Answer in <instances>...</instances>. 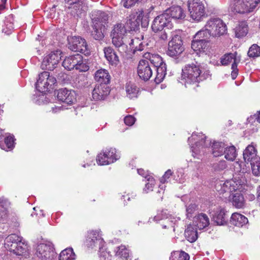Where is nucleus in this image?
Returning a JSON list of instances; mask_svg holds the SVG:
<instances>
[{"label":"nucleus","mask_w":260,"mask_h":260,"mask_svg":"<svg viewBox=\"0 0 260 260\" xmlns=\"http://www.w3.org/2000/svg\"><path fill=\"white\" fill-rule=\"evenodd\" d=\"M212 148V154L215 157H217L224 154L225 145L222 142H216L213 143Z\"/></svg>","instance_id":"32"},{"label":"nucleus","mask_w":260,"mask_h":260,"mask_svg":"<svg viewBox=\"0 0 260 260\" xmlns=\"http://www.w3.org/2000/svg\"><path fill=\"white\" fill-rule=\"evenodd\" d=\"M230 201L236 208L242 209L245 207V200L243 195L239 192L233 193L229 196Z\"/></svg>","instance_id":"23"},{"label":"nucleus","mask_w":260,"mask_h":260,"mask_svg":"<svg viewBox=\"0 0 260 260\" xmlns=\"http://www.w3.org/2000/svg\"><path fill=\"white\" fill-rule=\"evenodd\" d=\"M248 32V26L247 22L242 21L235 28L236 36L237 38H241L246 35Z\"/></svg>","instance_id":"34"},{"label":"nucleus","mask_w":260,"mask_h":260,"mask_svg":"<svg viewBox=\"0 0 260 260\" xmlns=\"http://www.w3.org/2000/svg\"><path fill=\"white\" fill-rule=\"evenodd\" d=\"M36 254L41 260H52L55 255L52 243L50 242L40 243L37 247Z\"/></svg>","instance_id":"10"},{"label":"nucleus","mask_w":260,"mask_h":260,"mask_svg":"<svg viewBox=\"0 0 260 260\" xmlns=\"http://www.w3.org/2000/svg\"><path fill=\"white\" fill-rule=\"evenodd\" d=\"M194 218L196 226L200 230L207 227L209 224V219L205 214L201 213Z\"/></svg>","instance_id":"30"},{"label":"nucleus","mask_w":260,"mask_h":260,"mask_svg":"<svg viewBox=\"0 0 260 260\" xmlns=\"http://www.w3.org/2000/svg\"><path fill=\"white\" fill-rule=\"evenodd\" d=\"M168 218V214L166 212L162 211L161 213H158L156 216H154L153 218H149V222H151V221H160L162 220H165V223L167 224L169 221V220L167 219Z\"/></svg>","instance_id":"47"},{"label":"nucleus","mask_w":260,"mask_h":260,"mask_svg":"<svg viewBox=\"0 0 260 260\" xmlns=\"http://www.w3.org/2000/svg\"><path fill=\"white\" fill-rule=\"evenodd\" d=\"M260 0H230V8L235 13L244 14L253 11Z\"/></svg>","instance_id":"3"},{"label":"nucleus","mask_w":260,"mask_h":260,"mask_svg":"<svg viewBox=\"0 0 260 260\" xmlns=\"http://www.w3.org/2000/svg\"><path fill=\"white\" fill-rule=\"evenodd\" d=\"M226 167V164L225 161L221 160L218 162L214 163L213 168L215 171H220L225 169Z\"/></svg>","instance_id":"55"},{"label":"nucleus","mask_w":260,"mask_h":260,"mask_svg":"<svg viewBox=\"0 0 260 260\" xmlns=\"http://www.w3.org/2000/svg\"><path fill=\"white\" fill-rule=\"evenodd\" d=\"M208 47V41L205 40H197L194 38L191 43L192 49L197 53L205 52Z\"/></svg>","instance_id":"26"},{"label":"nucleus","mask_w":260,"mask_h":260,"mask_svg":"<svg viewBox=\"0 0 260 260\" xmlns=\"http://www.w3.org/2000/svg\"><path fill=\"white\" fill-rule=\"evenodd\" d=\"M68 47L71 50L80 52L85 55L90 54V50L84 39L79 36H68Z\"/></svg>","instance_id":"7"},{"label":"nucleus","mask_w":260,"mask_h":260,"mask_svg":"<svg viewBox=\"0 0 260 260\" xmlns=\"http://www.w3.org/2000/svg\"><path fill=\"white\" fill-rule=\"evenodd\" d=\"M236 59H234L232 64V72L231 73L232 78L233 80L235 79L238 75V70L237 69V63L236 62Z\"/></svg>","instance_id":"56"},{"label":"nucleus","mask_w":260,"mask_h":260,"mask_svg":"<svg viewBox=\"0 0 260 260\" xmlns=\"http://www.w3.org/2000/svg\"><path fill=\"white\" fill-rule=\"evenodd\" d=\"M206 138V137L204 136L202 134L199 135L192 134L191 137L188 138V141L189 142L192 140L197 141V142H196V145L197 147H199L201 146L202 147H207L210 145V143H207L205 141Z\"/></svg>","instance_id":"31"},{"label":"nucleus","mask_w":260,"mask_h":260,"mask_svg":"<svg viewBox=\"0 0 260 260\" xmlns=\"http://www.w3.org/2000/svg\"><path fill=\"white\" fill-rule=\"evenodd\" d=\"M145 0H122L123 6L125 8H129L134 6L136 3H145Z\"/></svg>","instance_id":"52"},{"label":"nucleus","mask_w":260,"mask_h":260,"mask_svg":"<svg viewBox=\"0 0 260 260\" xmlns=\"http://www.w3.org/2000/svg\"><path fill=\"white\" fill-rule=\"evenodd\" d=\"M158 0H147V3H150V6L149 9L151 10H153L155 7V5L158 4Z\"/></svg>","instance_id":"60"},{"label":"nucleus","mask_w":260,"mask_h":260,"mask_svg":"<svg viewBox=\"0 0 260 260\" xmlns=\"http://www.w3.org/2000/svg\"><path fill=\"white\" fill-rule=\"evenodd\" d=\"M165 15H167V18L170 20L172 19H182L184 18L185 15L183 9L180 6H172L167 9L164 13Z\"/></svg>","instance_id":"20"},{"label":"nucleus","mask_w":260,"mask_h":260,"mask_svg":"<svg viewBox=\"0 0 260 260\" xmlns=\"http://www.w3.org/2000/svg\"><path fill=\"white\" fill-rule=\"evenodd\" d=\"M224 157L228 160L233 161L237 156L236 148L234 146L225 147L224 150Z\"/></svg>","instance_id":"37"},{"label":"nucleus","mask_w":260,"mask_h":260,"mask_svg":"<svg viewBox=\"0 0 260 260\" xmlns=\"http://www.w3.org/2000/svg\"><path fill=\"white\" fill-rule=\"evenodd\" d=\"M14 143V136L9 135L5 139L4 143L0 141V147L2 149L8 151L13 149Z\"/></svg>","instance_id":"33"},{"label":"nucleus","mask_w":260,"mask_h":260,"mask_svg":"<svg viewBox=\"0 0 260 260\" xmlns=\"http://www.w3.org/2000/svg\"><path fill=\"white\" fill-rule=\"evenodd\" d=\"M146 60L142 59L139 61L138 68H137V74L139 77V78L144 81H146Z\"/></svg>","instance_id":"36"},{"label":"nucleus","mask_w":260,"mask_h":260,"mask_svg":"<svg viewBox=\"0 0 260 260\" xmlns=\"http://www.w3.org/2000/svg\"><path fill=\"white\" fill-rule=\"evenodd\" d=\"M172 26V23L167 18V15L163 13L155 18L151 25V29L153 32H157L162 31L165 27L171 28Z\"/></svg>","instance_id":"16"},{"label":"nucleus","mask_w":260,"mask_h":260,"mask_svg":"<svg viewBox=\"0 0 260 260\" xmlns=\"http://www.w3.org/2000/svg\"><path fill=\"white\" fill-rule=\"evenodd\" d=\"M64 2L66 7L71 10L72 15L81 17L85 15L87 7L84 4V0H64Z\"/></svg>","instance_id":"11"},{"label":"nucleus","mask_w":260,"mask_h":260,"mask_svg":"<svg viewBox=\"0 0 260 260\" xmlns=\"http://www.w3.org/2000/svg\"><path fill=\"white\" fill-rule=\"evenodd\" d=\"M56 82L57 80L53 76L44 71L39 74V79L36 83V88L40 92L46 93L53 89Z\"/></svg>","instance_id":"4"},{"label":"nucleus","mask_w":260,"mask_h":260,"mask_svg":"<svg viewBox=\"0 0 260 260\" xmlns=\"http://www.w3.org/2000/svg\"><path fill=\"white\" fill-rule=\"evenodd\" d=\"M6 241L7 243H10V245L18 244L17 243L22 241V237L16 234H11L6 238Z\"/></svg>","instance_id":"51"},{"label":"nucleus","mask_w":260,"mask_h":260,"mask_svg":"<svg viewBox=\"0 0 260 260\" xmlns=\"http://www.w3.org/2000/svg\"><path fill=\"white\" fill-rule=\"evenodd\" d=\"M147 189L152 190V188L155 185L154 179L152 177H149L147 178Z\"/></svg>","instance_id":"59"},{"label":"nucleus","mask_w":260,"mask_h":260,"mask_svg":"<svg viewBox=\"0 0 260 260\" xmlns=\"http://www.w3.org/2000/svg\"><path fill=\"white\" fill-rule=\"evenodd\" d=\"M104 244L105 242L98 232L92 231L88 233L86 240V244L88 247L93 248L98 247L99 248H101Z\"/></svg>","instance_id":"17"},{"label":"nucleus","mask_w":260,"mask_h":260,"mask_svg":"<svg viewBox=\"0 0 260 260\" xmlns=\"http://www.w3.org/2000/svg\"><path fill=\"white\" fill-rule=\"evenodd\" d=\"M105 57L110 65L116 67L119 62V57L116 52L111 47H105L104 49Z\"/></svg>","instance_id":"21"},{"label":"nucleus","mask_w":260,"mask_h":260,"mask_svg":"<svg viewBox=\"0 0 260 260\" xmlns=\"http://www.w3.org/2000/svg\"><path fill=\"white\" fill-rule=\"evenodd\" d=\"M257 161L250 162L252 173L256 176L260 174V158H257Z\"/></svg>","instance_id":"49"},{"label":"nucleus","mask_w":260,"mask_h":260,"mask_svg":"<svg viewBox=\"0 0 260 260\" xmlns=\"http://www.w3.org/2000/svg\"><path fill=\"white\" fill-rule=\"evenodd\" d=\"M226 213V211L224 209H221L216 211L213 215V220L219 225L226 224L228 219Z\"/></svg>","instance_id":"27"},{"label":"nucleus","mask_w":260,"mask_h":260,"mask_svg":"<svg viewBox=\"0 0 260 260\" xmlns=\"http://www.w3.org/2000/svg\"><path fill=\"white\" fill-rule=\"evenodd\" d=\"M94 79L99 84L108 85L111 79L108 71L105 69H100L94 74Z\"/></svg>","instance_id":"24"},{"label":"nucleus","mask_w":260,"mask_h":260,"mask_svg":"<svg viewBox=\"0 0 260 260\" xmlns=\"http://www.w3.org/2000/svg\"><path fill=\"white\" fill-rule=\"evenodd\" d=\"M250 58H255L260 56V47L257 44H253L249 49L247 53Z\"/></svg>","instance_id":"43"},{"label":"nucleus","mask_w":260,"mask_h":260,"mask_svg":"<svg viewBox=\"0 0 260 260\" xmlns=\"http://www.w3.org/2000/svg\"><path fill=\"white\" fill-rule=\"evenodd\" d=\"M257 158L260 157L257 156L256 154V150L252 145H248L243 152V158L247 163L255 162L257 161Z\"/></svg>","instance_id":"25"},{"label":"nucleus","mask_w":260,"mask_h":260,"mask_svg":"<svg viewBox=\"0 0 260 260\" xmlns=\"http://www.w3.org/2000/svg\"><path fill=\"white\" fill-rule=\"evenodd\" d=\"M201 72L200 65L192 63L185 66L182 73V80L185 87L193 89L199 87L200 82L205 79Z\"/></svg>","instance_id":"2"},{"label":"nucleus","mask_w":260,"mask_h":260,"mask_svg":"<svg viewBox=\"0 0 260 260\" xmlns=\"http://www.w3.org/2000/svg\"><path fill=\"white\" fill-rule=\"evenodd\" d=\"M147 59H149L151 64H149L147 62V71L149 72V73L147 72V75L149 74V77H150L152 74V69L151 67L153 68L155 71H156L158 74H160L164 77L166 74L167 72V66L165 63L162 61L161 58L158 55H153L150 56V54L147 52Z\"/></svg>","instance_id":"6"},{"label":"nucleus","mask_w":260,"mask_h":260,"mask_svg":"<svg viewBox=\"0 0 260 260\" xmlns=\"http://www.w3.org/2000/svg\"><path fill=\"white\" fill-rule=\"evenodd\" d=\"M216 188L218 191L220 192V193H223L227 192L230 193V190L228 181H226L223 183L220 182L219 184L218 183H216Z\"/></svg>","instance_id":"48"},{"label":"nucleus","mask_w":260,"mask_h":260,"mask_svg":"<svg viewBox=\"0 0 260 260\" xmlns=\"http://www.w3.org/2000/svg\"><path fill=\"white\" fill-rule=\"evenodd\" d=\"M187 6L192 19L197 21H200L205 14V7L202 2L200 0H188Z\"/></svg>","instance_id":"9"},{"label":"nucleus","mask_w":260,"mask_h":260,"mask_svg":"<svg viewBox=\"0 0 260 260\" xmlns=\"http://www.w3.org/2000/svg\"><path fill=\"white\" fill-rule=\"evenodd\" d=\"M160 34L159 35V38L160 39L162 40H166L168 38V35L167 32L165 31H160Z\"/></svg>","instance_id":"61"},{"label":"nucleus","mask_w":260,"mask_h":260,"mask_svg":"<svg viewBox=\"0 0 260 260\" xmlns=\"http://www.w3.org/2000/svg\"><path fill=\"white\" fill-rule=\"evenodd\" d=\"M92 30L90 35L97 41H102L105 36L106 27L108 23V15L103 11H95L91 14Z\"/></svg>","instance_id":"1"},{"label":"nucleus","mask_w":260,"mask_h":260,"mask_svg":"<svg viewBox=\"0 0 260 260\" xmlns=\"http://www.w3.org/2000/svg\"><path fill=\"white\" fill-rule=\"evenodd\" d=\"M110 89L106 84H97L92 90V98L95 101L104 100L109 94Z\"/></svg>","instance_id":"18"},{"label":"nucleus","mask_w":260,"mask_h":260,"mask_svg":"<svg viewBox=\"0 0 260 260\" xmlns=\"http://www.w3.org/2000/svg\"><path fill=\"white\" fill-rule=\"evenodd\" d=\"M105 155L107 158L111 157L113 158V162L119 159V156L116 154V150L115 148H106L103 151V155Z\"/></svg>","instance_id":"42"},{"label":"nucleus","mask_w":260,"mask_h":260,"mask_svg":"<svg viewBox=\"0 0 260 260\" xmlns=\"http://www.w3.org/2000/svg\"><path fill=\"white\" fill-rule=\"evenodd\" d=\"M18 244L8 245L10 247L9 249L11 251H12L14 254L17 255H22L26 252L27 247L24 243L19 242Z\"/></svg>","instance_id":"28"},{"label":"nucleus","mask_w":260,"mask_h":260,"mask_svg":"<svg viewBox=\"0 0 260 260\" xmlns=\"http://www.w3.org/2000/svg\"><path fill=\"white\" fill-rule=\"evenodd\" d=\"M184 235L187 241L190 243L195 242L198 237L197 229L191 225H189L185 230Z\"/></svg>","instance_id":"29"},{"label":"nucleus","mask_w":260,"mask_h":260,"mask_svg":"<svg viewBox=\"0 0 260 260\" xmlns=\"http://www.w3.org/2000/svg\"><path fill=\"white\" fill-rule=\"evenodd\" d=\"M115 255L120 257L127 258L129 256V250L124 245H121L116 247L115 250Z\"/></svg>","instance_id":"41"},{"label":"nucleus","mask_w":260,"mask_h":260,"mask_svg":"<svg viewBox=\"0 0 260 260\" xmlns=\"http://www.w3.org/2000/svg\"><path fill=\"white\" fill-rule=\"evenodd\" d=\"M173 172L171 170H167L164 176L160 178V182L162 183H165L168 179H169L170 176L172 175Z\"/></svg>","instance_id":"58"},{"label":"nucleus","mask_w":260,"mask_h":260,"mask_svg":"<svg viewBox=\"0 0 260 260\" xmlns=\"http://www.w3.org/2000/svg\"><path fill=\"white\" fill-rule=\"evenodd\" d=\"M143 16L144 11L142 10L139 12V14L137 17L134 14L129 15V16L126 17L124 26L128 32L137 30L139 28L140 23H141L142 27H144L142 22Z\"/></svg>","instance_id":"15"},{"label":"nucleus","mask_w":260,"mask_h":260,"mask_svg":"<svg viewBox=\"0 0 260 260\" xmlns=\"http://www.w3.org/2000/svg\"><path fill=\"white\" fill-rule=\"evenodd\" d=\"M135 118L132 115H127L124 118V121L126 125L128 126L133 125L135 122Z\"/></svg>","instance_id":"57"},{"label":"nucleus","mask_w":260,"mask_h":260,"mask_svg":"<svg viewBox=\"0 0 260 260\" xmlns=\"http://www.w3.org/2000/svg\"><path fill=\"white\" fill-rule=\"evenodd\" d=\"M57 98L58 101L71 105L76 101V93L73 90L61 88L58 90Z\"/></svg>","instance_id":"19"},{"label":"nucleus","mask_w":260,"mask_h":260,"mask_svg":"<svg viewBox=\"0 0 260 260\" xmlns=\"http://www.w3.org/2000/svg\"><path fill=\"white\" fill-rule=\"evenodd\" d=\"M227 181L229 184L230 195L231 194L236 192L238 189H239L240 185H239L236 181H234L233 180Z\"/></svg>","instance_id":"54"},{"label":"nucleus","mask_w":260,"mask_h":260,"mask_svg":"<svg viewBox=\"0 0 260 260\" xmlns=\"http://www.w3.org/2000/svg\"><path fill=\"white\" fill-rule=\"evenodd\" d=\"M230 222L232 225L241 228L246 226L248 224V220L244 215L235 212L232 214Z\"/></svg>","instance_id":"22"},{"label":"nucleus","mask_w":260,"mask_h":260,"mask_svg":"<svg viewBox=\"0 0 260 260\" xmlns=\"http://www.w3.org/2000/svg\"><path fill=\"white\" fill-rule=\"evenodd\" d=\"M125 88L127 95L129 98L132 99L137 96L139 91L135 85L129 82L126 84Z\"/></svg>","instance_id":"38"},{"label":"nucleus","mask_w":260,"mask_h":260,"mask_svg":"<svg viewBox=\"0 0 260 260\" xmlns=\"http://www.w3.org/2000/svg\"><path fill=\"white\" fill-rule=\"evenodd\" d=\"M104 246L99 249V260H111V254L109 252L104 250Z\"/></svg>","instance_id":"50"},{"label":"nucleus","mask_w":260,"mask_h":260,"mask_svg":"<svg viewBox=\"0 0 260 260\" xmlns=\"http://www.w3.org/2000/svg\"><path fill=\"white\" fill-rule=\"evenodd\" d=\"M144 49V45L142 43H140L139 46H137L134 50V53H135L137 51H141Z\"/></svg>","instance_id":"63"},{"label":"nucleus","mask_w":260,"mask_h":260,"mask_svg":"<svg viewBox=\"0 0 260 260\" xmlns=\"http://www.w3.org/2000/svg\"><path fill=\"white\" fill-rule=\"evenodd\" d=\"M183 50L184 47L181 36L175 35L168 43L167 54L172 57L177 56L180 55Z\"/></svg>","instance_id":"14"},{"label":"nucleus","mask_w":260,"mask_h":260,"mask_svg":"<svg viewBox=\"0 0 260 260\" xmlns=\"http://www.w3.org/2000/svg\"><path fill=\"white\" fill-rule=\"evenodd\" d=\"M128 32L124 25L118 23L114 26L112 30V43L116 47H119L125 43L124 37Z\"/></svg>","instance_id":"13"},{"label":"nucleus","mask_w":260,"mask_h":260,"mask_svg":"<svg viewBox=\"0 0 260 260\" xmlns=\"http://www.w3.org/2000/svg\"><path fill=\"white\" fill-rule=\"evenodd\" d=\"M137 171H138V173L140 175L143 176L145 178H146V174L145 170H144L142 169H139L137 170Z\"/></svg>","instance_id":"62"},{"label":"nucleus","mask_w":260,"mask_h":260,"mask_svg":"<svg viewBox=\"0 0 260 260\" xmlns=\"http://www.w3.org/2000/svg\"><path fill=\"white\" fill-rule=\"evenodd\" d=\"M237 54L236 52L235 53H228L225 54L221 58V63L222 65H228L230 62H232L233 60L234 61V59H236L235 55Z\"/></svg>","instance_id":"46"},{"label":"nucleus","mask_w":260,"mask_h":260,"mask_svg":"<svg viewBox=\"0 0 260 260\" xmlns=\"http://www.w3.org/2000/svg\"><path fill=\"white\" fill-rule=\"evenodd\" d=\"M76 255L72 248H68L62 250L60 253L59 260H75Z\"/></svg>","instance_id":"35"},{"label":"nucleus","mask_w":260,"mask_h":260,"mask_svg":"<svg viewBox=\"0 0 260 260\" xmlns=\"http://www.w3.org/2000/svg\"><path fill=\"white\" fill-rule=\"evenodd\" d=\"M257 200H258V201L260 202V186L257 188Z\"/></svg>","instance_id":"64"},{"label":"nucleus","mask_w":260,"mask_h":260,"mask_svg":"<svg viewBox=\"0 0 260 260\" xmlns=\"http://www.w3.org/2000/svg\"><path fill=\"white\" fill-rule=\"evenodd\" d=\"M62 66L68 70L75 69L84 72L88 70V66L83 62L82 56L78 53L66 57L62 62Z\"/></svg>","instance_id":"5"},{"label":"nucleus","mask_w":260,"mask_h":260,"mask_svg":"<svg viewBox=\"0 0 260 260\" xmlns=\"http://www.w3.org/2000/svg\"><path fill=\"white\" fill-rule=\"evenodd\" d=\"M205 28V29H203L196 33L194 36V38H196V39L208 40V39H209L210 36H212L210 31L207 30V28Z\"/></svg>","instance_id":"45"},{"label":"nucleus","mask_w":260,"mask_h":260,"mask_svg":"<svg viewBox=\"0 0 260 260\" xmlns=\"http://www.w3.org/2000/svg\"><path fill=\"white\" fill-rule=\"evenodd\" d=\"M103 155V152L100 153L96 157L97 163L100 165H107L111 163H113V158H107L105 155Z\"/></svg>","instance_id":"44"},{"label":"nucleus","mask_w":260,"mask_h":260,"mask_svg":"<svg viewBox=\"0 0 260 260\" xmlns=\"http://www.w3.org/2000/svg\"><path fill=\"white\" fill-rule=\"evenodd\" d=\"M197 206L195 204H190L186 207V217L187 218L192 217L193 214L197 210Z\"/></svg>","instance_id":"53"},{"label":"nucleus","mask_w":260,"mask_h":260,"mask_svg":"<svg viewBox=\"0 0 260 260\" xmlns=\"http://www.w3.org/2000/svg\"><path fill=\"white\" fill-rule=\"evenodd\" d=\"M170 260H189V256L184 251H174L171 253Z\"/></svg>","instance_id":"39"},{"label":"nucleus","mask_w":260,"mask_h":260,"mask_svg":"<svg viewBox=\"0 0 260 260\" xmlns=\"http://www.w3.org/2000/svg\"><path fill=\"white\" fill-rule=\"evenodd\" d=\"M9 204L7 199L4 198H0V215L2 217H6L7 216L8 208Z\"/></svg>","instance_id":"40"},{"label":"nucleus","mask_w":260,"mask_h":260,"mask_svg":"<svg viewBox=\"0 0 260 260\" xmlns=\"http://www.w3.org/2000/svg\"><path fill=\"white\" fill-rule=\"evenodd\" d=\"M60 59L61 51L60 50L51 52L44 58L41 68L42 69L52 71L56 68Z\"/></svg>","instance_id":"12"},{"label":"nucleus","mask_w":260,"mask_h":260,"mask_svg":"<svg viewBox=\"0 0 260 260\" xmlns=\"http://www.w3.org/2000/svg\"><path fill=\"white\" fill-rule=\"evenodd\" d=\"M205 27L210 31L213 37H219L224 35L226 31V26L222 20L218 18H213L209 19Z\"/></svg>","instance_id":"8"}]
</instances>
